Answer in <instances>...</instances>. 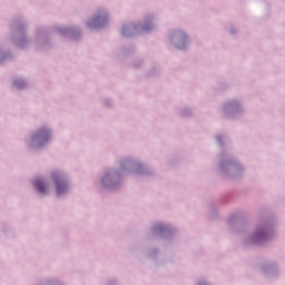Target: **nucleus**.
I'll list each match as a JSON object with an SVG mask.
<instances>
[{"label":"nucleus","instance_id":"3","mask_svg":"<svg viewBox=\"0 0 285 285\" xmlns=\"http://www.w3.org/2000/svg\"><path fill=\"white\" fill-rule=\"evenodd\" d=\"M38 193H46V185L43 184V180H37L36 184H35Z\"/></svg>","mask_w":285,"mask_h":285},{"label":"nucleus","instance_id":"4","mask_svg":"<svg viewBox=\"0 0 285 285\" xmlns=\"http://www.w3.org/2000/svg\"><path fill=\"white\" fill-rule=\"evenodd\" d=\"M122 35H125V36L127 35V33H126V28L122 29Z\"/></svg>","mask_w":285,"mask_h":285},{"label":"nucleus","instance_id":"1","mask_svg":"<svg viewBox=\"0 0 285 285\" xmlns=\"http://www.w3.org/2000/svg\"><path fill=\"white\" fill-rule=\"evenodd\" d=\"M52 179L56 184V190H57V195H63V193H66L68 186L66 185V181L63 180V176H61L60 174L53 173L52 174Z\"/></svg>","mask_w":285,"mask_h":285},{"label":"nucleus","instance_id":"5","mask_svg":"<svg viewBox=\"0 0 285 285\" xmlns=\"http://www.w3.org/2000/svg\"><path fill=\"white\" fill-rule=\"evenodd\" d=\"M89 28H92V24H91V23H89Z\"/></svg>","mask_w":285,"mask_h":285},{"label":"nucleus","instance_id":"2","mask_svg":"<svg viewBox=\"0 0 285 285\" xmlns=\"http://www.w3.org/2000/svg\"><path fill=\"white\" fill-rule=\"evenodd\" d=\"M48 137H50V131H48V129H40L39 132L33 136V141L43 144V141H48Z\"/></svg>","mask_w":285,"mask_h":285}]
</instances>
